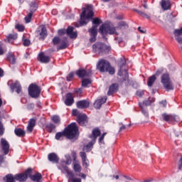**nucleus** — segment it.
Listing matches in <instances>:
<instances>
[{
    "instance_id": "obj_37",
    "label": "nucleus",
    "mask_w": 182,
    "mask_h": 182,
    "mask_svg": "<svg viewBox=\"0 0 182 182\" xmlns=\"http://www.w3.org/2000/svg\"><path fill=\"white\" fill-rule=\"evenodd\" d=\"M92 83V80L87 78V79H83L82 80V87H87L88 85H90Z\"/></svg>"
},
{
    "instance_id": "obj_44",
    "label": "nucleus",
    "mask_w": 182,
    "mask_h": 182,
    "mask_svg": "<svg viewBox=\"0 0 182 182\" xmlns=\"http://www.w3.org/2000/svg\"><path fill=\"white\" fill-rule=\"evenodd\" d=\"M15 28L18 31V32H23V31H25V26L18 23L16 24Z\"/></svg>"
},
{
    "instance_id": "obj_45",
    "label": "nucleus",
    "mask_w": 182,
    "mask_h": 182,
    "mask_svg": "<svg viewBox=\"0 0 182 182\" xmlns=\"http://www.w3.org/2000/svg\"><path fill=\"white\" fill-rule=\"evenodd\" d=\"M6 178V182H15V177L14 178V176L11 174L7 175Z\"/></svg>"
},
{
    "instance_id": "obj_24",
    "label": "nucleus",
    "mask_w": 182,
    "mask_h": 182,
    "mask_svg": "<svg viewBox=\"0 0 182 182\" xmlns=\"http://www.w3.org/2000/svg\"><path fill=\"white\" fill-rule=\"evenodd\" d=\"M35 124H36V119H31L27 127V131L28 133H32L33 127H35Z\"/></svg>"
},
{
    "instance_id": "obj_4",
    "label": "nucleus",
    "mask_w": 182,
    "mask_h": 182,
    "mask_svg": "<svg viewBox=\"0 0 182 182\" xmlns=\"http://www.w3.org/2000/svg\"><path fill=\"white\" fill-rule=\"evenodd\" d=\"M97 69L100 70V72H108L109 75H114V68L112 67L110 63L106 60H100L98 61L97 64Z\"/></svg>"
},
{
    "instance_id": "obj_27",
    "label": "nucleus",
    "mask_w": 182,
    "mask_h": 182,
    "mask_svg": "<svg viewBox=\"0 0 182 182\" xmlns=\"http://www.w3.org/2000/svg\"><path fill=\"white\" fill-rule=\"evenodd\" d=\"M127 28H129V25H127V23L124 21H121L118 23V26H117V31L127 29Z\"/></svg>"
},
{
    "instance_id": "obj_8",
    "label": "nucleus",
    "mask_w": 182,
    "mask_h": 182,
    "mask_svg": "<svg viewBox=\"0 0 182 182\" xmlns=\"http://www.w3.org/2000/svg\"><path fill=\"white\" fill-rule=\"evenodd\" d=\"M161 82L166 90H173V89H174L171 80H170V75L168 73H165L161 75Z\"/></svg>"
},
{
    "instance_id": "obj_2",
    "label": "nucleus",
    "mask_w": 182,
    "mask_h": 182,
    "mask_svg": "<svg viewBox=\"0 0 182 182\" xmlns=\"http://www.w3.org/2000/svg\"><path fill=\"white\" fill-rule=\"evenodd\" d=\"M78 130L76 123H71L63 132L57 133L55 134V139L56 140H63L65 137L70 139H75L76 136H77Z\"/></svg>"
},
{
    "instance_id": "obj_33",
    "label": "nucleus",
    "mask_w": 182,
    "mask_h": 182,
    "mask_svg": "<svg viewBox=\"0 0 182 182\" xmlns=\"http://www.w3.org/2000/svg\"><path fill=\"white\" fill-rule=\"evenodd\" d=\"M38 9V4L36 1H31L30 4V12H35Z\"/></svg>"
},
{
    "instance_id": "obj_12",
    "label": "nucleus",
    "mask_w": 182,
    "mask_h": 182,
    "mask_svg": "<svg viewBox=\"0 0 182 182\" xmlns=\"http://www.w3.org/2000/svg\"><path fill=\"white\" fill-rule=\"evenodd\" d=\"M1 150H3L4 154L6 156L8 153H9V143L6 139L1 138Z\"/></svg>"
},
{
    "instance_id": "obj_5",
    "label": "nucleus",
    "mask_w": 182,
    "mask_h": 182,
    "mask_svg": "<svg viewBox=\"0 0 182 182\" xmlns=\"http://www.w3.org/2000/svg\"><path fill=\"white\" fill-rule=\"evenodd\" d=\"M117 27L109 24H102L99 29L100 33L103 35V36H105V35H107V33L109 35H119V32H117Z\"/></svg>"
},
{
    "instance_id": "obj_16",
    "label": "nucleus",
    "mask_w": 182,
    "mask_h": 182,
    "mask_svg": "<svg viewBox=\"0 0 182 182\" xmlns=\"http://www.w3.org/2000/svg\"><path fill=\"white\" fill-rule=\"evenodd\" d=\"M73 29L75 28L73 26H68L66 33L71 39H76L77 38V32L73 31Z\"/></svg>"
},
{
    "instance_id": "obj_23",
    "label": "nucleus",
    "mask_w": 182,
    "mask_h": 182,
    "mask_svg": "<svg viewBox=\"0 0 182 182\" xmlns=\"http://www.w3.org/2000/svg\"><path fill=\"white\" fill-rule=\"evenodd\" d=\"M117 89H119V85L116 83L111 85L107 92L108 96H112L113 93H116V92H117Z\"/></svg>"
},
{
    "instance_id": "obj_59",
    "label": "nucleus",
    "mask_w": 182,
    "mask_h": 182,
    "mask_svg": "<svg viewBox=\"0 0 182 182\" xmlns=\"http://www.w3.org/2000/svg\"><path fill=\"white\" fill-rule=\"evenodd\" d=\"M161 73H163V70H158L156 73L155 76H160V75H161Z\"/></svg>"
},
{
    "instance_id": "obj_61",
    "label": "nucleus",
    "mask_w": 182,
    "mask_h": 182,
    "mask_svg": "<svg viewBox=\"0 0 182 182\" xmlns=\"http://www.w3.org/2000/svg\"><path fill=\"white\" fill-rule=\"evenodd\" d=\"M178 168H179V170H181V168H182V157L181 158L179 164H178Z\"/></svg>"
},
{
    "instance_id": "obj_17",
    "label": "nucleus",
    "mask_w": 182,
    "mask_h": 182,
    "mask_svg": "<svg viewBox=\"0 0 182 182\" xmlns=\"http://www.w3.org/2000/svg\"><path fill=\"white\" fill-rule=\"evenodd\" d=\"M75 103V100L73 99V95L72 93L69 92L65 95V105L66 106H72Z\"/></svg>"
},
{
    "instance_id": "obj_63",
    "label": "nucleus",
    "mask_w": 182,
    "mask_h": 182,
    "mask_svg": "<svg viewBox=\"0 0 182 182\" xmlns=\"http://www.w3.org/2000/svg\"><path fill=\"white\" fill-rule=\"evenodd\" d=\"M161 104L163 105L164 107H166V106H167V102L166 101H162Z\"/></svg>"
},
{
    "instance_id": "obj_57",
    "label": "nucleus",
    "mask_w": 182,
    "mask_h": 182,
    "mask_svg": "<svg viewBox=\"0 0 182 182\" xmlns=\"http://www.w3.org/2000/svg\"><path fill=\"white\" fill-rule=\"evenodd\" d=\"M65 32L66 31L65 29L58 30V35H60V36H62V35H65Z\"/></svg>"
},
{
    "instance_id": "obj_6",
    "label": "nucleus",
    "mask_w": 182,
    "mask_h": 182,
    "mask_svg": "<svg viewBox=\"0 0 182 182\" xmlns=\"http://www.w3.org/2000/svg\"><path fill=\"white\" fill-rule=\"evenodd\" d=\"M100 136V130L99 128H95L92 130V135L90 136V138L92 139V141H90L88 144L84 146L83 151H90L92 150V147H93V144L96 143V139Z\"/></svg>"
},
{
    "instance_id": "obj_58",
    "label": "nucleus",
    "mask_w": 182,
    "mask_h": 182,
    "mask_svg": "<svg viewBox=\"0 0 182 182\" xmlns=\"http://www.w3.org/2000/svg\"><path fill=\"white\" fill-rule=\"evenodd\" d=\"M138 31H139L141 33H146V29L142 28L141 27H139Z\"/></svg>"
},
{
    "instance_id": "obj_25",
    "label": "nucleus",
    "mask_w": 182,
    "mask_h": 182,
    "mask_svg": "<svg viewBox=\"0 0 182 182\" xmlns=\"http://www.w3.org/2000/svg\"><path fill=\"white\" fill-rule=\"evenodd\" d=\"M48 157L49 161H52L53 163H58L59 161V157L55 153L49 154Z\"/></svg>"
},
{
    "instance_id": "obj_7",
    "label": "nucleus",
    "mask_w": 182,
    "mask_h": 182,
    "mask_svg": "<svg viewBox=\"0 0 182 182\" xmlns=\"http://www.w3.org/2000/svg\"><path fill=\"white\" fill-rule=\"evenodd\" d=\"M109 49L107 46L102 43H97L92 46V52L97 55H103V53H106Z\"/></svg>"
},
{
    "instance_id": "obj_48",
    "label": "nucleus",
    "mask_w": 182,
    "mask_h": 182,
    "mask_svg": "<svg viewBox=\"0 0 182 182\" xmlns=\"http://www.w3.org/2000/svg\"><path fill=\"white\" fill-rule=\"evenodd\" d=\"M75 76V73H70L68 76H67V80L68 82H70L72 79H73V77Z\"/></svg>"
},
{
    "instance_id": "obj_64",
    "label": "nucleus",
    "mask_w": 182,
    "mask_h": 182,
    "mask_svg": "<svg viewBox=\"0 0 182 182\" xmlns=\"http://www.w3.org/2000/svg\"><path fill=\"white\" fill-rule=\"evenodd\" d=\"M124 178H126V180H129V181H132L133 179H132L130 178V176H124Z\"/></svg>"
},
{
    "instance_id": "obj_52",
    "label": "nucleus",
    "mask_w": 182,
    "mask_h": 182,
    "mask_svg": "<svg viewBox=\"0 0 182 182\" xmlns=\"http://www.w3.org/2000/svg\"><path fill=\"white\" fill-rule=\"evenodd\" d=\"M80 156L82 161L87 159V156H86V153H85V152H80Z\"/></svg>"
},
{
    "instance_id": "obj_55",
    "label": "nucleus",
    "mask_w": 182,
    "mask_h": 182,
    "mask_svg": "<svg viewBox=\"0 0 182 182\" xmlns=\"http://www.w3.org/2000/svg\"><path fill=\"white\" fill-rule=\"evenodd\" d=\"M144 95V91L143 90H138L136 92V96H139V97H142Z\"/></svg>"
},
{
    "instance_id": "obj_41",
    "label": "nucleus",
    "mask_w": 182,
    "mask_h": 182,
    "mask_svg": "<svg viewBox=\"0 0 182 182\" xmlns=\"http://www.w3.org/2000/svg\"><path fill=\"white\" fill-rule=\"evenodd\" d=\"M51 119L53 123H55L56 124L60 123V118L59 117V116L54 115L51 117Z\"/></svg>"
},
{
    "instance_id": "obj_38",
    "label": "nucleus",
    "mask_w": 182,
    "mask_h": 182,
    "mask_svg": "<svg viewBox=\"0 0 182 182\" xmlns=\"http://www.w3.org/2000/svg\"><path fill=\"white\" fill-rule=\"evenodd\" d=\"M73 170L75 173H80L82 171V167H80V164L78 163H75L73 166Z\"/></svg>"
},
{
    "instance_id": "obj_10",
    "label": "nucleus",
    "mask_w": 182,
    "mask_h": 182,
    "mask_svg": "<svg viewBox=\"0 0 182 182\" xmlns=\"http://www.w3.org/2000/svg\"><path fill=\"white\" fill-rule=\"evenodd\" d=\"M31 173H32V168H28L24 173L16 175L15 179L20 182L26 181V180L28 179V177L31 176Z\"/></svg>"
},
{
    "instance_id": "obj_26",
    "label": "nucleus",
    "mask_w": 182,
    "mask_h": 182,
    "mask_svg": "<svg viewBox=\"0 0 182 182\" xmlns=\"http://www.w3.org/2000/svg\"><path fill=\"white\" fill-rule=\"evenodd\" d=\"M48 36V31H46V27L45 26H41V30L40 32V39H45Z\"/></svg>"
},
{
    "instance_id": "obj_22",
    "label": "nucleus",
    "mask_w": 182,
    "mask_h": 182,
    "mask_svg": "<svg viewBox=\"0 0 182 182\" xmlns=\"http://www.w3.org/2000/svg\"><path fill=\"white\" fill-rule=\"evenodd\" d=\"M90 103L87 100H81L77 102V107L78 109H87Z\"/></svg>"
},
{
    "instance_id": "obj_32",
    "label": "nucleus",
    "mask_w": 182,
    "mask_h": 182,
    "mask_svg": "<svg viewBox=\"0 0 182 182\" xmlns=\"http://www.w3.org/2000/svg\"><path fill=\"white\" fill-rule=\"evenodd\" d=\"M156 75H151L149 79H148V81H147V85L149 87H151V86H153L154 82H156Z\"/></svg>"
},
{
    "instance_id": "obj_62",
    "label": "nucleus",
    "mask_w": 182,
    "mask_h": 182,
    "mask_svg": "<svg viewBox=\"0 0 182 182\" xmlns=\"http://www.w3.org/2000/svg\"><path fill=\"white\" fill-rule=\"evenodd\" d=\"M153 181V178H149L148 179H144L142 182H151Z\"/></svg>"
},
{
    "instance_id": "obj_1",
    "label": "nucleus",
    "mask_w": 182,
    "mask_h": 182,
    "mask_svg": "<svg viewBox=\"0 0 182 182\" xmlns=\"http://www.w3.org/2000/svg\"><path fill=\"white\" fill-rule=\"evenodd\" d=\"M66 161H62L60 166H58V170H60L62 173L66 174L67 178H68V182H82V179L79 178H75V174L69 168L66 166L72 164V159L70 155H65Z\"/></svg>"
},
{
    "instance_id": "obj_36",
    "label": "nucleus",
    "mask_w": 182,
    "mask_h": 182,
    "mask_svg": "<svg viewBox=\"0 0 182 182\" xmlns=\"http://www.w3.org/2000/svg\"><path fill=\"white\" fill-rule=\"evenodd\" d=\"M17 38H18V35L17 34H10L7 37V41L9 43H12V42H14V41H15V39H16Z\"/></svg>"
},
{
    "instance_id": "obj_51",
    "label": "nucleus",
    "mask_w": 182,
    "mask_h": 182,
    "mask_svg": "<svg viewBox=\"0 0 182 182\" xmlns=\"http://www.w3.org/2000/svg\"><path fill=\"white\" fill-rule=\"evenodd\" d=\"M82 166L85 168L89 167V160L87 159L82 160Z\"/></svg>"
},
{
    "instance_id": "obj_11",
    "label": "nucleus",
    "mask_w": 182,
    "mask_h": 182,
    "mask_svg": "<svg viewBox=\"0 0 182 182\" xmlns=\"http://www.w3.org/2000/svg\"><path fill=\"white\" fill-rule=\"evenodd\" d=\"M162 117L165 120V122H169V123L180 122V117L176 115L163 114Z\"/></svg>"
},
{
    "instance_id": "obj_13",
    "label": "nucleus",
    "mask_w": 182,
    "mask_h": 182,
    "mask_svg": "<svg viewBox=\"0 0 182 182\" xmlns=\"http://www.w3.org/2000/svg\"><path fill=\"white\" fill-rule=\"evenodd\" d=\"M77 122L80 126H86L87 124V117L85 114H80L77 117Z\"/></svg>"
},
{
    "instance_id": "obj_56",
    "label": "nucleus",
    "mask_w": 182,
    "mask_h": 182,
    "mask_svg": "<svg viewBox=\"0 0 182 182\" xmlns=\"http://www.w3.org/2000/svg\"><path fill=\"white\" fill-rule=\"evenodd\" d=\"M4 53H5V50H4L2 43L0 42V55H4Z\"/></svg>"
},
{
    "instance_id": "obj_53",
    "label": "nucleus",
    "mask_w": 182,
    "mask_h": 182,
    "mask_svg": "<svg viewBox=\"0 0 182 182\" xmlns=\"http://www.w3.org/2000/svg\"><path fill=\"white\" fill-rule=\"evenodd\" d=\"M141 107V112L143 113V114H144V116L146 117H148L149 116V112H147V109L143 108V107Z\"/></svg>"
},
{
    "instance_id": "obj_47",
    "label": "nucleus",
    "mask_w": 182,
    "mask_h": 182,
    "mask_svg": "<svg viewBox=\"0 0 182 182\" xmlns=\"http://www.w3.org/2000/svg\"><path fill=\"white\" fill-rule=\"evenodd\" d=\"M107 133L105 132L100 137L99 139V143H102V144L105 143L103 140H105V136H106Z\"/></svg>"
},
{
    "instance_id": "obj_15",
    "label": "nucleus",
    "mask_w": 182,
    "mask_h": 182,
    "mask_svg": "<svg viewBox=\"0 0 182 182\" xmlns=\"http://www.w3.org/2000/svg\"><path fill=\"white\" fill-rule=\"evenodd\" d=\"M96 26H92V28L89 29L90 35V42H95L96 41V37L97 36V31L96 30Z\"/></svg>"
},
{
    "instance_id": "obj_40",
    "label": "nucleus",
    "mask_w": 182,
    "mask_h": 182,
    "mask_svg": "<svg viewBox=\"0 0 182 182\" xmlns=\"http://www.w3.org/2000/svg\"><path fill=\"white\" fill-rule=\"evenodd\" d=\"M135 12H136L139 15H141L142 18H146V19H150V16L147 15L146 13H143L141 11L135 9Z\"/></svg>"
},
{
    "instance_id": "obj_42",
    "label": "nucleus",
    "mask_w": 182,
    "mask_h": 182,
    "mask_svg": "<svg viewBox=\"0 0 182 182\" xmlns=\"http://www.w3.org/2000/svg\"><path fill=\"white\" fill-rule=\"evenodd\" d=\"M55 124H49L48 125L46 126V129L47 131L49 132V133H52L53 130H55Z\"/></svg>"
},
{
    "instance_id": "obj_14",
    "label": "nucleus",
    "mask_w": 182,
    "mask_h": 182,
    "mask_svg": "<svg viewBox=\"0 0 182 182\" xmlns=\"http://www.w3.org/2000/svg\"><path fill=\"white\" fill-rule=\"evenodd\" d=\"M124 66H126L125 62H124L122 63V65L120 66V69L118 72V75L119 76H125V78L124 79V80H127V79H128L129 77V73H127V70L124 68Z\"/></svg>"
},
{
    "instance_id": "obj_39",
    "label": "nucleus",
    "mask_w": 182,
    "mask_h": 182,
    "mask_svg": "<svg viewBox=\"0 0 182 182\" xmlns=\"http://www.w3.org/2000/svg\"><path fill=\"white\" fill-rule=\"evenodd\" d=\"M23 45L24 46H29V45H31V41L26 38V35L23 36Z\"/></svg>"
},
{
    "instance_id": "obj_31",
    "label": "nucleus",
    "mask_w": 182,
    "mask_h": 182,
    "mask_svg": "<svg viewBox=\"0 0 182 182\" xmlns=\"http://www.w3.org/2000/svg\"><path fill=\"white\" fill-rule=\"evenodd\" d=\"M103 21H102V20L99 18H92V26H95L96 27V31H97V26H99V25H100V23H102Z\"/></svg>"
},
{
    "instance_id": "obj_20",
    "label": "nucleus",
    "mask_w": 182,
    "mask_h": 182,
    "mask_svg": "<svg viewBox=\"0 0 182 182\" xmlns=\"http://www.w3.org/2000/svg\"><path fill=\"white\" fill-rule=\"evenodd\" d=\"M107 100V97H104L103 98L95 100L94 103V107H95V109H100V107H102V105H104V103H106Z\"/></svg>"
},
{
    "instance_id": "obj_28",
    "label": "nucleus",
    "mask_w": 182,
    "mask_h": 182,
    "mask_svg": "<svg viewBox=\"0 0 182 182\" xmlns=\"http://www.w3.org/2000/svg\"><path fill=\"white\" fill-rule=\"evenodd\" d=\"M7 60L10 62L12 65H14L16 62V59L15 58V55L14 53L9 52L7 55Z\"/></svg>"
},
{
    "instance_id": "obj_49",
    "label": "nucleus",
    "mask_w": 182,
    "mask_h": 182,
    "mask_svg": "<svg viewBox=\"0 0 182 182\" xmlns=\"http://www.w3.org/2000/svg\"><path fill=\"white\" fill-rule=\"evenodd\" d=\"M156 99L154 97H150L148 101H146V105H150L151 103H154Z\"/></svg>"
},
{
    "instance_id": "obj_19",
    "label": "nucleus",
    "mask_w": 182,
    "mask_h": 182,
    "mask_svg": "<svg viewBox=\"0 0 182 182\" xmlns=\"http://www.w3.org/2000/svg\"><path fill=\"white\" fill-rule=\"evenodd\" d=\"M77 76L83 79V77H89L92 75V71H86L85 70H79L76 72Z\"/></svg>"
},
{
    "instance_id": "obj_35",
    "label": "nucleus",
    "mask_w": 182,
    "mask_h": 182,
    "mask_svg": "<svg viewBox=\"0 0 182 182\" xmlns=\"http://www.w3.org/2000/svg\"><path fill=\"white\" fill-rule=\"evenodd\" d=\"M60 49H66L68 48V39L64 38L60 42Z\"/></svg>"
},
{
    "instance_id": "obj_9",
    "label": "nucleus",
    "mask_w": 182,
    "mask_h": 182,
    "mask_svg": "<svg viewBox=\"0 0 182 182\" xmlns=\"http://www.w3.org/2000/svg\"><path fill=\"white\" fill-rule=\"evenodd\" d=\"M28 95L31 97L36 99L41 95V87L36 84H31L28 87Z\"/></svg>"
},
{
    "instance_id": "obj_60",
    "label": "nucleus",
    "mask_w": 182,
    "mask_h": 182,
    "mask_svg": "<svg viewBox=\"0 0 182 182\" xmlns=\"http://www.w3.org/2000/svg\"><path fill=\"white\" fill-rule=\"evenodd\" d=\"M122 127L119 128V132H122V130H124L126 129V126L123 125L122 123L119 124Z\"/></svg>"
},
{
    "instance_id": "obj_30",
    "label": "nucleus",
    "mask_w": 182,
    "mask_h": 182,
    "mask_svg": "<svg viewBox=\"0 0 182 182\" xmlns=\"http://www.w3.org/2000/svg\"><path fill=\"white\" fill-rule=\"evenodd\" d=\"M14 133L18 137H23V136H25V131H23L22 129H19V128L16 129L14 130Z\"/></svg>"
},
{
    "instance_id": "obj_54",
    "label": "nucleus",
    "mask_w": 182,
    "mask_h": 182,
    "mask_svg": "<svg viewBox=\"0 0 182 182\" xmlns=\"http://www.w3.org/2000/svg\"><path fill=\"white\" fill-rule=\"evenodd\" d=\"M72 114L73 116H79L80 114H82L79 112V111H77V109H73V112H72Z\"/></svg>"
},
{
    "instance_id": "obj_50",
    "label": "nucleus",
    "mask_w": 182,
    "mask_h": 182,
    "mask_svg": "<svg viewBox=\"0 0 182 182\" xmlns=\"http://www.w3.org/2000/svg\"><path fill=\"white\" fill-rule=\"evenodd\" d=\"M4 132H5V128H4V124H2V122H0V136H2Z\"/></svg>"
},
{
    "instance_id": "obj_3",
    "label": "nucleus",
    "mask_w": 182,
    "mask_h": 182,
    "mask_svg": "<svg viewBox=\"0 0 182 182\" xmlns=\"http://www.w3.org/2000/svg\"><path fill=\"white\" fill-rule=\"evenodd\" d=\"M93 11H92V6H87V9L82 8V12L80 14V26H83V25H86L87 22H89V19L93 18Z\"/></svg>"
},
{
    "instance_id": "obj_34",
    "label": "nucleus",
    "mask_w": 182,
    "mask_h": 182,
    "mask_svg": "<svg viewBox=\"0 0 182 182\" xmlns=\"http://www.w3.org/2000/svg\"><path fill=\"white\" fill-rule=\"evenodd\" d=\"M31 178L33 181L39 182L42 178V175L41 173H36V175L31 176Z\"/></svg>"
},
{
    "instance_id": "obj_29",
    "label": "nucleus",
    "mask_w": 182,
    "mask_h": 182,
    "mask_svg": "<svg viewBox=\"0 0 182 182\" xmlns=\"http://www.w3.org/2000/svg\"><path fill=\"white\" fill-rule=\"evenodd\" d=\"M11 89H16V92L18 94H19L22 90V87H21V84L18 82H16L14 84H13L11 85Z\"/></svg>"
},
{
    "instance_id": "obj_18",
    "label": "nucleus",
    "mask_w": 182,
    "mask_h": 182,
    "mask_svg": "<svg viewBox=\"0 0 182 182\" xmlns=\"http://www.w3.org/2000/svg\"><path fill=\"white\" fill-rule=\"evenodd\" d=\"M38 59L41 63H49L50 57L45 55L43 53H41L38 54Z\"/></svg>"
},
{
    "instance_id": "obj_43",
    "label": "nucleus",
    "mask_w": 182,
    "mask_h": 182,
    "mask_svg": "<svg viewBox=\"0 0 182 182\" xmlns=\"http://www.w3.org/2000/svg\"><path fill=\"white\" fill-rule=\"evenodd\" d=\"M32 15H33V13L30 12L26 17H25V21L26 23H29L32 19Z\"/></svg>"
},
{
    "instance_id": "obj_46",
    "label": "nucleus",
    "mask_w": 182,
    "mask_h": 182,
    "mask_svg": "<svg viewBox=\"0 0 182 182\" xmlns=\"http://www.w3.org/2000/svg\"><path fill=\"white\" fill-rule=\"evenodd\" d=\"M62 40H60V38H59V37H55L53 39V43L54 45H58V43H60Z\"/></svg>"
},
{
    "instance_id": "obj_21",
    "label": "nucleus",
    "mask_w": 182,
    "mask_h": 182,
    "mask_svg": "<svg viewBox=\"0 0 182 182\" xmlns=\"http://www.w3.org/2000/svg\"><path fill=\"white\" fill-rule=\"evenodd\" d=\"M160 4L164 11H168L171 8V1L170 0H161Z\"/></svg>"
}]
</instances>
